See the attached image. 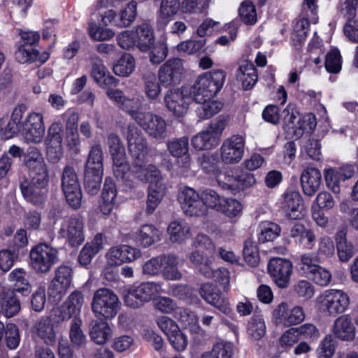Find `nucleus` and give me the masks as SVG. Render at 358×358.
<instances>
[{
	"label": "nucleus",
	"instance_id": "23",
	"mask_svg": "<svg viewBox=\"0 0 358 358\" xmlns=\"http://www.w3.org/2000/svg\"><path fill=\"white\" fill-rule=\"evenodd\" d=\"M8 280L11 283V290L14 293L20 294L23 296H28L31 292V285L29 282L27 271L22 268L13 269L8 275Z\"/></svg>",
	"mask_w": 358,
	"mask_h": 358
},
{
	"label": "nucleus",
	"instance_id": "35",
	"mask_svg": "<svg viewBox=\"0 0 358 358\" xmlns=\"http://www.w3.org/2000/svg\"><path fill=\"white\" fill-rule=\"evenodd\" d=\"M167 232L172 243H182L190 236V227L184 220H175L169 224Z\"/></svg>",
	"mask_w": 358,
	"mask_h": 358
},
{
	"label": "nucleus",
	"instance_id": "33",
	"mask_svg": "<svg viewBox=\"0 0 358 358\" xmlns=\"http://www.w3.org/2000/svg\"><path fill=\"white\" fill-rule=\"evenodd\" d=\"M90 336L96 343H105L111 336V330L107 322L93 320L90 322Z\"/></svg>",
	"mask_w": 358,
	"mask_h": 358
},
{
	"label": "nucleus",
	"instance_id": "32",
	"mask_svg": "<svg viewBox=\"0 0 358 358\" xmlns=\"http://www.w3.org/2000/svg\"><path fill=\"white\" fill-rule=\"evenodd\" d=\"M16 60L21 64L39 62L44 63L48 59V54L44 52L41 56L39 52L33 47L20 45L15 53Z\"/></svg>",
	"mask_w": 358,
	"mask_h": 358
},
{
	"label": "nucleus",
	"instance_id": "40",
	"mask_svg": "<svg viewBox=\"0 0 358 358\" xmlns=\"http://www.w3.org/2000/svg\"><path fill=\"white\" fill-rule=\"evenodd\" d=\"M37 335L48 345L55 342V333L52 320L48 317H42L36 326Z\"/></svg>",
	"mask_w": 358,
	"mask_h": 358
},
{
	"label": "nucleus",
	"instance_id": "12",
	"mask_svg": "<svg viewBox=\"0 0 358 358\" xmlns=\"http://www.w3.org/2000/svg\"><path fill=\"white\" fill-rule=\"evenodd\" d=\"M245 138L235 134L225 139L220 148V157L226 164H235L241 162L245 151Z\"/></svg>",
	"mask_w": 358,
	"mask_h": 358
},
{
	"label": "nucleus",
	"instance_id": "58",
	"mask_svg": "<svg viewBox=\"0 0 358 358\" xmlns=\"http://www.w3.org/2000/svg\"><path fill=\"white\" fill-rule=\"evenodd\" d=\"M342 67V58L338 49H331L326 55L325 69L331 73H338Z\"/></svg>",
	"mask_w": 358,
	"mask_h": 358
},
{
	"label": "nucleus",
	"instance_id": "56",
	"mask_svg": "<svg viewBox=\"0 0 358 358\" xmlns=\"http://www.w3.org/2000/svg\"><path fill=\"white\" fill-rule=\"evenodd\" d=\"M310 25L309 20L306 17L296 19L293 27L292 40L299 43L304 41L310 30Z\"/></svg>",
	"mask_w": 358,
	"mask_h": 358
},
{
	"label": "nucleus",
	"instance_id": "13",
	"mask_svg": "<svg viewBox=\"0 0 358 358\" xmlns=\"http://www.w3.org/2000/svg\"><path fill=\"white\" fill-rule=\"evenodd\" d=\"M84 223L78 217H71L63 221L58 231L60 237L65 238L71 247L80 245L84 240Z\"/></svg>",
	"mask_w": 358,
	"mask_h": 358
},
{
	"label": "nucleus",
	"instance_id": "60",
	"mask_svg": "<svg viewBox=\"0 0 358 358\" xmlns=\"http://www.w3.org/2000/svg\"><path fill=\"white\" fill-rule=\"evenodd\" d=\"M221 209L218 210L229 217H236L242 210L241 203L236 199L225 197L224 201L221 204Z\"/></svg>",
	"mask_w": 358,
	"mask_h": 358
},
{
	"label": "nucleus",
	"instance_id": "2",
	"mask_svg": "<svg viewBox=\"0 0 358 358\" xmlns=\"http://www.w3.org/2000/svg\"><path fill=\"white\" fill-rule=\"evenodd\" d=\"M127 140L129 151L132 158L130 178H134L152 185H164L159 170L154 165L146 166L148 152V143L141 130L135 125H129Z\"/></svg>",
	"mask_w": 358,
	"mask_h": 358
},
{
	"label": "nucleus",
	"instance_id": "25",
	"mask_svg": "<svg viewBox=\"0 0 358 358\" xmlns=\"http://www.w3.org/2000/svg\"><path fill=\"white\" fill-rule=\"evenodd\" d=\"M283 208L287 215L292 220L300 219L302 216L301 196L299 192L289 191L284 194Z\"/></svg>",
	"mask_w": 358,
	"mask_h": 358
},
{
	"label": "nucleus",
	"instance_id": "62",
	"mask_svg": "<svg viewBox=\"0 0 358 358\" xmlns=\"http://www.w3.org/2000/svg\"><path fill=\"white\" fill-rule=\"evenodd\" d=\"M296 268L301 275L309 278L313 274V252H308L302 255L296 264Z\"/></svg>",
	"mask_w": 358,
	"mask_h": 358
},
{
	"label": "nucleus",
	"instance_id": "29",
	"mask_svg": "<svg viewBox=\"0 0 358 358\" xmlns=\"http://www.w3.org/2000/svg\"><path fill=\"white\" fill-rule=\"evenodd\" d=\"M116 196L117 188L113 180L109 177L106 178L102 191L103 203L100 206L103 215L110 214L115 206Z\"/></svg>",
	"mask_w": 358,
	"mask_h": 358
},
{
	"label": "nucleus",
	"instance_id": "27",
	"mask_svg": "<svg viewBox=\"0 0 358 358\" xmlns=\"http://www.w3.org/2000/svg\"><path fill=\"white\" fill-rule=\"evenodd\" d=\"M91 76L100 87L116 86L117 79L107 71L101 60L95 59L92 63Z\"/></svg>",
	"mask_w": 358,
	"mask_h": 358
},
{
	"label": "nucleus",
	"instance_id": "63",
	"mask_svg": "<svg viewBox=\"0 0 358 358\" xmlns=\"http://www.w3.org/2000/svg\"><path fill=\"white\" fill-rule=\"evenodd\" d=\"M215 178L218 185L223 189L235 190V173H231V171H224L220 169L216 174L213 176Z\"/></svg>",
	"mask_w": 358,
	"mask_h": 358
},
{
	"label": "nucleus",
	"instance_id": "49",
	"mask_svg": "<svg viewBox=\"0 0 358 358\" xmlns=\"http://www.w3.org/2000/svg\"><path fill=\"white\" fill-rule=\"evenodd\" d=\"M166 147L171 155L174 157L179 158L189 155V140L186 136L169 141Z\"/></svg>",
	"mask_w": 358,
	"mask_h": 358
},
{
	"label": "nucleus",
	"instance_id": "47",
	"mask_svg": "<svg viewBox=\"0 0 358 358\" xmlns=\"http://www.w3.org/2000/svg\"><path fill=\"white\" fill-rule=\"evenodd\" d=\"M192 144L196 150H210L217 144V141L208 129L195 135L192 139Z\"/></svg>",
	"mask_w": 358,
	"mask_h": 358
},
{
	"label": "nucleus",
	"instance_id": "22",
	"mask_svg": "<svg viewBox=\"0 0 358 358\" xmlns=\"http://www.w3.org/2000/svg\"><path fill=\"white\" fill-rule=\"evenodd\" d=\"M141 251L128 245H118L110 249L108 259L112 264L121 265L131 262L141 256Z\"/></svg>",
	"mask_w": 358,
	"mask_h": 358
},
{
	"label": "nucleus",
	"instance_id": "46",
	"mask_svg": "<svg viewBox=\"0 0 358 358\" xmlns=\"http://www.w3.org/2000/svg\"><path fill=\"white\" fill-rule=\"evenodd\" d=\"M199 103L195 110L196 115L201 120L209 119L217 114L222 108L221 102L213 101H205L196 102Z\"/></svg>",
	"mask_w": 358,
	"mask_h": 358
},
{
	"label": "nucleus",
	"instance_id": "6",
	"mask_svg": "<svg viewBox=\"0 0 358 358\" xmlns=\"http://www.w3.org/2000/svg\"><path fill=\"white\" fill-rule=\"evenodd\" d=\"M162 291V286L158 282H143L138 286L131 287L125 293L124 303L128 307L138 308L155 299Z\"/></svg>",
	"mask_w": 358,
	"mask_h": 358
},
{
	"label": "nucleus",
	"instance_id": "7",
	"mask_svg": "<svg viewBox=\"0 0 358 358\" xmlns=\"http://www.w3.org/2000/svg\"><path fill=\"white\" fill-rule=\"evenodd\" d=\"M30 259L31 267L36 273H45L59 262V251L47 243H40L31 249Z\"/></svg>",
	"mask_w": 358,
	"mask_h": 358
},
{
	"label": "nucleus",
	"instance_id": "18",
	"mask_svg": "<svg viewBox=\"0 0 358 358\" xmlns=\"http://www.w3.org/2000/svg\"><path fill=\"white\" fill-rule=\"evenodd\" d=\"M149 136L155 139H164L166 137V123L160 116L151 112H145L141 120L136 122Z\"/></svg>",
	"mask_w": 358,
	"mask_h": 358
},
{
	"label": "nucleus",
	"instance_id": "14",
	"mask_svg": "<svg viewBox=\"0 0 358 358\" xmlns=\"http://www.w3.org/2000/svg\"><path fill=\"white\" fill-rule=\"evenodd\" d=\"M292 263L280 257L271 258L268 264V271L273 280L280 288H287L292 273Z\"/></svg>",
	"mask_w": 358,
	"mask_h": 358
},
{
	"label": "nucleus",
	"instance_id": "41",
	"mask_svg": "<svg viewBox=\"0 0 358 358\" xmlns=\"http://www.w3.org/2000/svg\"><path fill=\"white\" fill-rule=\"evenodd\" d=\"M166 194L164 185H149L146 212L152 213Z\"/></svg>",
	"mask_w": 358,
	"mask_h": 358
},
{
	"label": "nucleus",
	"instance_id": "34",
	"mask_svg": "<svg viewBox=\"0 0 358 358\" xmlns=\"http://www.w3.org/2000/svg\"><path fill=\"white\" fill-rule=\"evenodd\" d=\"M85 171L103 173V152L101 145L94 144L90 148Z\"/></svg>",
	"mask_w": 358,
	"mask_h": 358
},
{
	"label": "nucleus",
	"instance_id": "30",
	"mask_svg": "<svg viewBox=\"0 0 358 358\" xmlns=\"http://www.w3.org/2000/svg\"><path fill=\"white\" fill-rule=\"evenodd\" d=\"M135 34L136 46L141 52H147L155 43L154 31L148 24H142L136 27Z\"/></svg>",
	"mask_w": 358,
	"mask_h": 358
},
{
	"label": "nucleus",
	"instance_id": "20",
	"mask_svg": "<svg viewBox=\"0 0 358 358\" xmlns=\"http://www.w3.org/2000/svg\"><path fill=\"white\" fill-rule=\"evenodd\" d=\"M199 293L208 303L221 313L229 315L231 312L229 301L214 285L210 283L202 285L199 289Z\"/></svg>",
	"mask_w": 358,
	"mask_h": 358
},
{
	"label": "nucleus",
	"instance_id": "57",
	"mask_svg": "<svg viewBox=\"0 0 358 358\" xmlns=\"http://www.w3.org/2000/svg\"><path fill=\"white\" fill-rule=\"evenodd\" d=\"M18 257L19 251L15 247L0 250V269L4 273L8 271Z\"/></svg>",
	"mask_w": 358,
	"mask_h": 358
},
{
	"label": "nucleus",
	"instance_id": "43",
	"mask_svg": "<svg viewBox=\"0 0 358 358\" xmlns=\"http://www.w3.org/2000/svg\"><path fill=\"white\" fill-rule=\"evenodd\" d=\"M311 327V324H305L299 327L289 329L280 337V343L281 346H292L299 341V336L308 334V330H310Z\"/></svg>",
	"mask_w": 358,
	"mask_h": 358
},
{
	"label": "nucleus",
	"instance_id": "5",
	"mask_svg": "<svg viewBox=\"0 0 358 358\" xmlns=\"http://www.w3.org/2000/svg\"><path fill=\"white\" fill-rule=\"evenodd\" d=\"M92 310L97 317L114 318L121 308V302L117 294L108 288H99L94 294Z\"/></svg>",
	"mask_w": 358,
	"mask_h": 358
},
{
	"label": "nucleus",
	"instance_id": "50",
	"mask_svg": "<svg viewBox=\"0 0 358 358\" xmlns=\"http://www.w3.org/2000/svg\"><path fill=\"white\" fill-rule=\"evenodd\" d=\"M82 320L78 317H73L70 327L69 337L71 343L76 348H82L87 342L86 336L81 329Z\"/></svg>",
	"mask_w": 358,
	"mask_h": 358
},
{
	"label": "nucleus",
	"instance_id": "55",
	"mask_svg": "<svg viewBox=\"0 0 358 358\" xmlns=\"http://www.w3.org/2000/svg\"><path fill=\"white\" fill-rule=\"evenodd\" d=\"M62 190L65 195L67 203L74 209H78L81 206L82 192L80 183H76L72 186L69 185L62 187Z\"/></svg>",
	"mask_w": 358,
	"mask_h": 358
},
{
	"label": "nucleus",
	"instance_id": "24",
	"mask_svg": "<svg viewBox=\"0 0 358 358\" xmlns=\"http://www.w3.org/2000/svg\"><path fill=\"white\" fill-rule=\"evenodd\" d=\"M237 80L241 82L244 90H250L258 80L257 71L255 65L248 60L240 62L236 73Z\"/></svg>",
	"mask_w": 358,
	"mask_h": 358
},
{
	"label": "nucleus",
	"instance_id": "4",
	"mask_svg": "<svg viewBox=\"0 0 358 358\" xmlns=\"http://www.w3.org/2000/svg\"><path fill=\"white\" fill-rule=\"evenodd\" d=\"M226 78L223 70L217 69L199 76L190 92L195 102H203L213 99L222 88Z\"/></svg>",
	"mask_w": 358,
	"mask_h": 358
},
{
	"label": "nucleus",
	"instance_id": "15",
	"mask_svg": "<svg viewBox=\"0 0 358 358\" xmlns=\"http://www.w3.org/2000/svg\"><path fill=\"white\" fill-rule=\"evenodd\" d=\"M121 149V150L110 153L113 162V170L115 177L122 183L124 190L129 191L136 187V182L130 178L129 166L127 160L125 149Z\"/></svg>",
	"mask_w": 358,
	"mask_h": 358
},
{
	"label": "nucleus",
	"instance_id": "36",
	"mask_svg": "<svg viewBox=\"0 0 358 358\" xmlns=\"http://www.w3.org/2000/svg\"><path fill=\"white\" fill-rule=\"evenodd\" d=\"M143 92L150 101H155L159 96L162 89L156 75L152 72H145L143 77Z\"/></svg>",
	"mask_w": 358,
	"mask_h": 358
},
{
	"label": "nucleus",
	"instance_id": "16",
	"mask_svg": "<svg viewBox=\"0 0 358 358\" xmlns=\"http://www.w3.org/2000/svg\"><path fill=\"white\" fill-rule=\"evenodd\" d=\"M45 124L41 113H31L24 120L22 134L28 142L39 143L45 134Z\"/></svg>",
	"mask_w": 358,
	"mask_h": 358
},
{
	"label": "nucleus",
	"instance_id": "9",
	"mask_svg": "<svg viewBox=\"0 0 358 358\" xmlns=\"http://www.w3.org/2000/svg\"><path fill=\"white\" fill-rule=\"evenodd\" d=\"M72 279L73 270L70 266L61 265L57 267L48 288L49 299L54 303L59 302L70 288Z\"/></svg>",
	"mask_w": 358,
	"mask_h": 358
},
{
	"label": "nucleus",
	"instance_id": "53",
	"mask_svg": "<svg viewBox=\"0 0 358 358\" xmlns=\"http://www.w3.org/2000/svg\"><path fill=\"white\" fill-rule=\"evenodd\" d=\"M247 331L255 340H259L266 333V324L260 315H254L248 322Z\"/></svg>",
	"mask_w": 358,
	"mask_h": 358
},
{
	"label": "nucleus",
	"instance_id": "1",
	"mask_svg": "<svg viewBox=\"0 0 358 358\" xmlns=\"http://www.w3.org/2000/svg\"><path fill=\"white\" fill-rule=\"evenodd\" d=\"M29 177L20 179V189L27 202L36 206H42L47 197L49 176L47 164L40 150L29 147L23 161Z\"/></svg>",
	"mask_w": 358,
	"mask_h": 358
},
{
	"label": "nucleus",
	"instance_id": "64",
	"mask_svg": "<svg viewBox=\"0 0 358 358\" xmlns=\"http://www.w3.org/2000/svg\"><path fill=\"white\" fill-rule=\"evenodd\" d=\"M243 255L245 261L250 266L255 267L259 262V255L257 246L250 240L244 243Z\"/></svg>",
	"mask_w": 358,
	"mask_h": 358
},
{
	"label": "nucleus",
	"instance_id": "31",
	"mask_svg": "<svg viewBox=\"0 0 358 358\" xmlns=\"http://www.w3.org/2000/svg\"><path fill=\"white\" fill-rule=\"evenodd\" d=\"M1 295L3 296L0 300V313L7 318L16 315L21 309L17 293L8 291L1 293Z\"/></svg>",
	"mask_w": 358,
	"mask_h": 358
},
{
	"label": "nucleus",
	"instance_id": "48",
	"mask_svg": "<svg viewBox=\"0 0 358 358\" xmlns=\"http://www.w3.org/2000/svg\"><path fill=\"white\" fill-rule=\"evenodd\" d=\"M224 198L213 189L206 188L202 189V199L204 206H206V214L208 208L218 212L222 208L221 204L224 201Z\"/></svg>",
	"mask_w": 358,
	"mask_h": 358
},
{
	"label": "nucleus",
	"instance_id": "39",
	"mask_svg": "<svg viewBox=\"0 0 358 358\" xmlns=\"http://www.w3.org/2000/svg\"><path fill=\"white\" fill-rule=\"evenodd\" d=\"M136 67L135 59L129 53H124L122 57L113 65V72L118 76H129Z\"/></svg>",
	"mask_w": 358,
	"mask_h": 358
},
{
	"label": "nucleus",
	"instance_id": "21",
	"mask_svg": "<svg viewBox=\"0 0 358 358\" xmlns=\"http://www.w3.org/2000/svg\"><path fill=\"white\" fill-rule=\"evenodd\" d=\"M355 172V166L345 164L336 169L327 170L325 180L327 187L334 193L340 192V182L351 178Z\"/></svg>",
	"mask_w": 358,
	"mask_h": 358
},
{
	"label": "nucleus",
	"instance_id": "8",
	"mask_svg": "<svg viewBox=\"0 0 358 358\" xmlns=\"http://www.w3.org/2000/svg\"><path fill=\"white\" fill-rule=\"evenodd\" d=\"M320 308L330 315H336L345 312L349 304L348 295L340 289H329L317 298Z\"/></svg>",
	"mask_w": 358,
	"mask_h": 358
},
{
	"label": "nucleus",
	"instance_id": "10",
	"mask_svg": "<svg viewBox=\"0 0 358 358\" xmlns=\"http://www.w3.org/2000/svg\"><path fill=\"white\" fill-rule=\"evenodd\" d=\"M178 201L187 215L199 217L206 215L202 190L198 192L192 187H185L179 192Z\"/></svg>",
	"mask_w": 358,
	"mask_h": 358
},
{
	"label": "nucleus",
	"instance_id": "37",
	"mask_svg": "<svg viewBox=\"0 0 358 358\" xmlns=\"http://www.w3.org/2000/svg\"><path fill=\"white\" fill-rule=\"evenodd\" d=\"M197 162L205 173L212 176L221 169L220 157L216 153H204L198 157Z\"/></svg>",
	"mask_w": 358,
	"mask_h": 358
},
{
	"label": "nucleus",
	"instance_id": "26",
	"mask_svg": "<svg viewBox=\"0 0 358 358\" xmlns=\"http://www.w3.org/2000/svg\"><path fill=\"white\" fill-rule=\"evenodd\" d=\"M162 232L152 224H144L137 231L135 241L143 248H148L161 241Z\"/></svg>",
	"mask_w": 358,
	"mask_h": 358
},
{
	"label": "nucleus",
	"instance_id": "28",
	"mask_svg": "<svg viewBox=\"0 0 358 358\" xmlns=\"http://www.w3.org/2000/svg\"><path fill=\"white\" fill-rule=\"evenodd\" d=\"M334 335L342 341H352L355 338V327L348 315L338 317L334 322Z\"/></svg>",
	"mask_w": 358,
	"mask_h": 358
},
{
	"label": "nucleus",
	"instance_id": "51",
	"mask_svg": "<svg viewBox=\"0 0 358 358\" xmlns=\"http://www.w3.org/2000/svg\"><path fill=\"white\" fill-rule=\"evenodd\" d=\"M137 3L134 1H131L127 6L117 15V20H115V26L119 27H126L129 26L135 20L136 15Z\"/></svg>",
	"mask_w": 358,
	"mask_h": 358
},
{
	"label": "nucleus",
	"instance_id": "3",
	"mask_svg": "<svg viewBox=\"0 0 358 358\" xmlns=\"http://www.w3.org/2000/svg\"><path fill=\"white\" fill-rule=\"evenodd\" d=\"M282 114L287 135L295 138H299L304 135L305 142L303 145V149L307 155L313 159V127L312 120L313 119V115L312 113L306 114L298 120L297 124H295L296 116L290 106L283 110Z\"/></svg>",
	"mask_w": 358,
	"mask_h": 358
},
{
	"label": "nucleus",
	"instance_id": "19",
	"mask_svg": "<svg viewBox=\"0 0 358 358\" xmlns=\"http://www.w3.org/2000/svg\"><path fill=\"white\" fill-rule=\"evenodd\" d=\"M192 98L188 92L178 90H169L165 96L164 102L166 108L176 116H182L187 111Z\"/></svg>",
	"mask_w": 358,
	"mask_h": 358
},
{
	"label": "nucleus",
	"instance_id": "17",
	"mask_svg": "<svg viewBox=\"0 0 358 358\" xmlns=\"http://www.w3.org/2000/svg\"><path fill=\"white\" fill-rule=\"evenodd\" d=\"M183 71L182 60L179 58L168 59L159 69L158 78L164 87L175 85L180 81Z\"/></svg>",
	"mask_w": 358,
	"mask_h": 358
},
{
	"label": "nucleus",
	"instance_id": "44",
	"mask_svg": "<svg viewBox=\"0 0 358 358\" xmlns=\"http://www.w3.org/2000/svg\"><path fill=\"white\" fill-rule=\"evenodd\" d=\"M315 110L317 111V115L315 114V130H317L318 136H324L331 127L327 110L322 104L319 103L315 104Z\"/></svg>",
	"mask_w": 358,
	"mask_h": 358
},
{
	"label": "nucleus",
	"instance_id": "54",
	"mask_svg": "<svg viewBox=\"0 0 358 358\" xmlns=\"http://www.w3.org/2000/svg\"><path fill=\"white\" fill-rule=\"evenodd\" d=\"M103 173L85 171L84 173V185L86 191L94 195L98 193L101 187Z\"/></svg>",
	"mask_w": 358,
	"mask_h": 358
},
{
	"label": "nucleus",
	"instance_id": "11",
	"mask_svg": "<svg viewBox=\"0 0 358 358\" xmlns=\"http://www.w3.org/2000/svg\"><path fill=\"white\" fill-rule=\"evenodd\" d=\"M106 94L116 103L121 110L129 114L136 122L140 120L145 113L141 110L142 101L138 97H127L122 91L112 88L108 89Z\"/></svg>",
	"mask_w": 358,
	"mask_h": 358
},
{
	"label": "nucleus",
	"instance_id": "59",
	"mask_svg": "<svg viewBox=\"0 0 358 358\" xmlns=\"http://www.w3.org/2000/svg\"><path fill=\"white\" fill-rule=\"evenodd\" d=\"M208 7V0H182L180 10L183 13H202Z\"/></svg>",
	"mask_w": 358,
	"mask_h": 358
},
{
	"label": "nucleus",
	"instance_id": "45",
	"mask_svg": "<svg viewBox=\"0 0 358 358\" xmlns=\"http://www.w3.org/2000/svg\"><path fill=\"white\" fill-rule=\"evenodd\" d=\"M280 227L275 223L271 222H262L259 224V233L258 241L259 243L273 241L280 236Z\"/></svg>",
	"mask_w": 358,
	"mask_h": 358
},
{
	"label": "nucleus",
	"instance_id": "52",
	"mask_svg": "<svg viewBox=\"0 0 358 358\" xmlns=\"http://www.w3.org/2000/svg\"><path fill=\"white\" fill-rule=\"evenodd\" d=\"M233 346L231 343L219 342L215 344L210 352L203 353L201 358H232Z\"/></svg>",
	"mask_w": 358,
	"mask_h": 358
},
{
	"label": "nucleus",
	"instance_id": "42",
	"mask_svg": "<svg viewBox=\"0 0 358 358\" xmlns=\"http://www.w3.org/2000/svg\"><path fill=\"white\" fill-rule=\"evenodd\" d=\"M177 266L178 261L175 256L163 255V268L161 273L165 279L178 280L182 278V274Z\"/></svg>",
	"mask_w": 358,
	"mask_h": 358
},
{
	"label": "nucleus",
	"instance_id": "61",
	"mask_svg": "<svg viewBox=\"0 0 358 358\" xmlns=\"http://www.w3.org/2000/svg\"><path fill=\"white\" fill-rule=\"evenodd\" d=\"M235 180V190H243L252 186L256 182L254 174L243 170H236Z\"/></svg>",
	"mask_w": 358,
	"mask_h": 358
},
{
	"label": "nucleus",
	"instance_id": "38",
	"mask_svg": "<svg viewBox=\"0 0 358 358\" xmlns=\"http://www.w3.org/2000/svg\"><path fill=\"white\" fill-rule=\"evenodd\" d=\"M191 262L199 268V272L205 277L210 278L213 273L212 261L203 252L196 250L189 257Z\"/></svg>",
	"mask_w": 358,
	"mask_h": 358
}]
</instances>
